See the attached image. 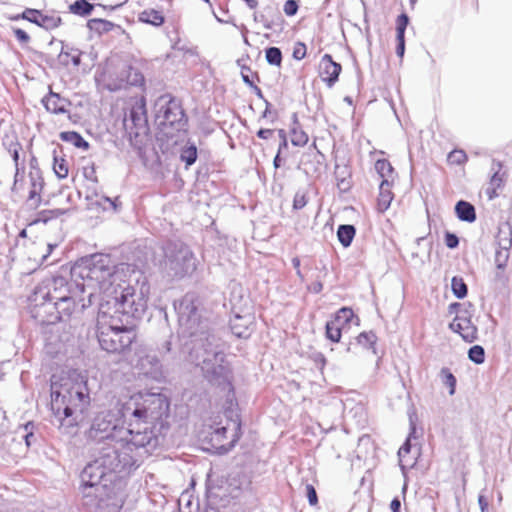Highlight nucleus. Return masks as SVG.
Segmentation results:
<instances>
[{"label": "nucleus", "instance_id": "27", "mask_svg": "<svg viewBox=\"0 0 512 512\" xmlns=\"http://www.w3.org/2000/svg\"><path fill=\"white\" fill-rule=\"evenodd\" d=\"M94 6L87 2L86 0H77L73 4L70 5V11L79 16H87L90 15Z\"/></svg>", "mask_w": 512, "mask_h": 512}, {"label": "nucleus", "instance_id": "53", "mask_svg": "<svg viewBox=\"0 0 512 512\" xmlns=\"http://www.w3.org/2000/svg\"><path fill=\"white\" fill-rule=\"evenodd\" d=\"M397 40V47H396V54L399 57H403L405 52V37L396 38Z\"/></svg>", "mask_w": 512, "mask_h": 512}, {"label": "nucleus", "instance_id": "60", "mask_svg": "<svg viewBox=\"0 0 512 512\" xmlns=\"http://www.w3.org/2000/svg\"><path fill=\"white\" fill-rule=\"evenodd\" d=\"M322 288H323V286L319 282V283L314 284L313 290H314L315 293H319L322 290Z\"/></svg>", "mask_w": 512, "mask_h": 512}, {"label": "nucleus", "instance_id": "30", "mask_svg": "<svg viewBox=\"0 0 512 512\" xmlns=\"http://www.w3.org/2000/svg\"><path fill=\"white\" fill-rule=\"evenodd\" d=\"M335 176L337 179V186L341 191H347L350 188V182L347 179L349 172L346 167H340L336 165Z\"/></svg>", "mask_w": 512, "mask_h": 512}, {"label": "nucleus", "instance_id": "25", "mask_svg": "<svg viewBox=\"0 0 512 512\" xmlns=\"http://www.w3.org/2000/svg\"><path fill=\"white\" fill-rule=\"evenodd\" d=\"M60 138L63 141L70 142L77 148L87 149L89 146L88 143L83 139V137L79 133L74 131L62 132L60 134Z\"/></svg>", "mask_w": 512, "mask_h": 512}, {"label": "nucleus", "instance_id": "21", "mask_svg": "<svg viewBox=\"0 0 512 512\" xmlns=\"http://www.w3.org/2000/svg\"><path fill=\"white\" fill-rule=\"evenodd\" d=\"M455 212L461 221L472 223L476 219L474 206L464 200L457 202L455 206Z\"/></svg>", "mask_w": 512, "mask_h": 512}, {"label": "nucleus", "instance_id": "51", "mask_svg": "<svg viewBox=\"0 0 512 512\" xmlns=\"http://www.w3.org/2000/svg\"><path fill=\"white\" fill-rule=\"evenodd\" d=\"M22 181V176L20 174V168L15 167V176H14V183L12 186L13 192H18L20 190L19 182Z\"/></svg>", "mask_w": 512, "mask_h": 512}, {"label": "nucleus", "instance_id": "62", "mask_svg": "<svg viewBox=\"0 0 512 512\" xmlns=\"http://www.w3.org/2000/svg\"><path fill=\"white\" fill-rule=\"evenodd\" d=\"M243 81L249 85L253 84L247 75H243Z\"/></svg>", "mask_w": 512, "mask_h": 512}, {"label": "nucleus", "instance_id": "17", "mask_svg": "<svg viewBox=\"0 0 512 512\" xmlns=\"http://www.w3.org/2000/svg\"><path fill=\"white\" fill-rule=\"evenodd\" d=\"M42 103L46 110L53 114H65L68 113L67 107L71 105V102L60 96V94L50 91L42 99Z\"/></svg>", "mask_w": 512, "mask_h": 512}, {"label": "nucleus", "instance_id": "41", "mask_svg": "<svg viewBox=\"0 0 512 512\" xmlns=\"http://www.w3.org/2000/svg\"><path fill=\"white\" fill-rule=\"evenodd\" d=\"M376 340H377V337L373 332H362L357 337L358 343L365 347L373 346L375 344Z\"/></svg>", "mask_w": 512, "mask_h": 512}, {"label": "nucleus", "instance_id": "2", "mask_svg": "<svg viewBox=\"0 0 512 512\" xmlns=\"http://www.w3.org/2000/svg\"><path fill=\"white\" fill-rule=\"evenodd\" d=\"M111 275L110 258L96 254L81 267V282H68L61 276L45 278L28 298L32 317L42 325L69 319L77 309L91 306L98 291L108 292Z\"/></svg>", "mask_w": 512, "mask_h": 512}, {"label": "nucleus", "instance_id": "6", "mask_svg": "<svg viewBox=\"0 0 512 512\" xmlns=\"http://www.w3.org/2000/svg\"><path fill=\"white\" fill-rule=\"evenodd\" d=\"M113 269V266L111 265ZM114 272L109 278L110 286L107 293L103 290L98 291V298L101 300L100 304H106L107 300L110 301L106 310L114 309V314L119 316L141 318L147 309V303L150 293V286L146 282H142L137 286H114Z\"/></svg>", "mask_w": 512, "mask_h": 512}, {"label": "nucleus", "instance_id": "18", "mask_svg": "<svg viewBox=\"0 0 512 512\" xmlns=\"http://www.w3.org/2000/svg\"><path fill=\"white\" fill-rule=\"evenodd\" d=\"M253 319L254 318L251 314L235 315L230 320L232 333L239 338H248L251 334Z\"/></svg>", "mask_w": 512, "mask_h": 512}, {"label": "nucleus", "instance_id": "59", "mask_svg": "<svg viewBox=\"0 0 512 512\" xmlns=\"http://www.w3.org/2000/svg\"><path fill=\"white\" fill-rule=\"evenodd\" d=\"M292 265L295 268V270L299 269L300 268V259L298 257H294L292 259Z\"/></svg>", "mask_w": 512, "mask_h": 512}, {"label": "nucleus", "instance_id": "14", "mask_svg": "<svg viewBox=\"0 0 512 512\" xmlns=\"http://www.w3.org/2000/svg\"><path fill=\"white\" fill-rule=\"evenodd\" d=\"M29 191L27 203L30 207L37 208L41 203V193L44 187V180L39 170L29 172Z\"/></svg>", "mask_w": 512, "mask_h": 512}, {"label": "nucleus", "instance_id": "54", "mask_svg": "<svg viewBox=\"0 0 512 512\" xmlns=\"http://www.w3.org/2000/svg\"><path fill=\"white\" fill-rule=\"evenodd\" d=\"M273 130L272 129H260L257 132V136L261 139H268L272 136Z\"/></svg>", "mask_w": 512, "mask_h": 512}, {"label": "nucleus", "instance_id": "64", "mask_svg": "<svg viewBox=\"0 0 512 512\" xmlns=\"http://www.w3.org/2000/svg\"><path fill=\"white\" fill-rule=\"evenodd\" d=\"M279 136H280V138L283 140V139H284V137H286V133H285V131H284V130H279Z\"/></svg>", "mask_w": 512, "mask_h": 512}, {"label": "nucleus", "instance_id": "48", "mask_svg": "<svg viewBox=\"0 0 512 512\" xmlns=\"http://www.w3.org/2000/svg\"><path fill=\"white\" fill-rule=\"evenodd\" d=\"M306 55V46L303 43H298L293 51V57L297 60H301Z\"/></svg>", "mask_w": 512, "mask_h": 512}, {"label": "nucleus", "instance_id": "3", "mask_svg": "<svg viewBox=\"0 0 512 512\" xmlns=\"http://www.w3.org/2000/svg\"><path fill=\"white\" fill-rule=\"evenodd\" d=\"M175 309L178 313L179 336L190 339L192 345L190 361L201 368L204 377L210 382L227 381L229 368L220 349V340L209 331L208 322L200 319L194 297L184 296L175 304Z\"/></svg>", "mask_w": 512, "mask_h": 512}, {"label": "nucleus", "instance_id": "39", "mask_svg": "<svg viewBox=\"0 0 512 512\" xmlns=\"http://www.w3.org/2000/svg\"><path fill=\"white\" fill-rule=\"evenodd\" d=\"M409 23V18L406 14H401L397 17L396 20V38L405 37V30Z\"/></svg>", "mask_w": 512, "mask_h": 512}, {"label": "nucleus", "instance_id": "24", "mask_svg": "<svg viewBox=\"0 0 512 512\" xmlns=\"http://www.w3.org/2000/svg\"><path fill=\"white\" fill-rule=\"evenodd\" d=\"M355 236V228L352 225H340L337 231V237L339 242L344 246L348 247L351 245L352 240Z\"/></svg>", "mask_w": 512, "mask_h": 512}, {"label": "nucleus", "instance_id": "4", "mask_svg": "<svg viewBox=\"0 0 512 512\" xmlns=\"http://www.w3.org/2000/svg\"><path fill=\"white\" fill-rule=\"evenodd\" d=\"M146 457L119 452V447H102L99 456L88 463L80 474L81 494L84 505L95 508H120L123 504V493L107 482H112L115 472H122L138 467Z\"/></svg>", "mask_w": 512, "mask_h": 512}, {"label": "nucleus", "instance_id": "42", "mask_svg": "<svg viewBox=\"0 0 512 512\" xmlns=\"http://www.w3.org/2000/svg\"><path fill=\"white\" fill-rule=\"evenodd\" d=\"M127 82L133 86H140L144 83V77L138 70L130 68Z\"/></svg>", "mask_w": 512, "mask_h": 512}, {"label": "nucleus", "instance_id": "61", "mask_svg": "<svg viewBox=\"0 0 512 512\" xmlns=\"http://www.w3.org/2000/svg\"><path fill=\"white\" fill-rule=\"evenodd\" d=\"M32 437H33V434H32V433L27 434V435L25 436V440H26V444H27V446H30V441H31V438H32Z\"/></svg>", "mask_w": 512, "mask_h": 512}, {"label": "nucleus", "instance_id": "23", "mask_svg": "<svg viewBox=\"0 0 512 512\" xmlns=\"http://www.w3.org/2000/svg\"><path fill=\"white\" fill-rule=\"evenodd\" d=\"M139 20L153 26H160L164 22V16L157 10L147 9L140 13Z\"/></svg>", "mask_w": 512, "mask_h": 512}, {"label": "nucleus", "instance_id": "49", "mask_svg": "<svg viewBox=\"0 0 512 512\" xmlns=\"http://www.w3.org/2000/svg\"><path fill=\"white\" fill-rule=\"evenodd\" d=\"M306 491H307V497H308V501H309L310 505H316L318 502V499H317V493H316L315 488L309 484L306 486Z\"/></svg>", "mask_w": 512, "mask_h": 512}, {"label": "nucleus", "instance_id": "7", "mask_svg": "<svg viewBox=\"0 0 512 512\" xmlns=\"http://www.w3.org/2000/svg\"><path fill=\"white\" fill-rule=\"evenodd\" d=\"M106 304H100L97 317L98 341L101 348L110 353H124L127 357L130 355L132 345L136 340V332L128 327V321L117 315H112L106 307Z\"/></svg>", "mask_w": 512, "mask_h": 512}, {"label": "nucleus", "instance_id": "11", "mask_svg": "<svg viewBox=\"0 0 512 512\" xmlns=\"http://www.w3.org/2000/svg\"><path fill=\"white\" fill-rule=\"evenodd\" d=\"M354 317L353 310L350 308H341L333 320L326 323V337L332 342H339L341 339V330L343 325L349 323Z\"/></svg>", "mask_w": 512, "mask_h": 512}, {"label": "nucleus", "instance_id": "20", "mask_svg": "<svg viewBox=\"0 0 512 512\" xmlns=\"http://www.w3.org/2000/svg\"><path fill=\"white\" fill-rule=\"evenodd\" d=\"M393 199V194L391 192V181L388 179L381 180L379 186V196H378V210L381 212L386 211Z\"/></svg>", "mask_w": 512, "mask_h": 512}, {"label": "nucleus", "instance_id": "43", "mask_svg": "<svg viewBox=\"0 0 512 512\" xmlns=\"http://www.w3.org/2000/svg\"><path fill=\"white\" fill-rule=\"evenodd\" d=\"M467 159V156L464 151L462 150H454L449 153L448 155V161L452 164L460 165L464 163Z\"/></svg>", "mask_w": 512, "mask_h": 512}, {"label": "nucleus", "instance_id": "8", "mask_svg": "<svg viewBox=\"0 0 512 512\" xmlns=\"http://www.w3.org/2000/svg\"><path fill=\"white\" fill-rule=\"evenodd\" d=\"M163 270L172 279H180L196 270V258L187 245H169L165 252Z\"/></svg>", "mask_w": 512, "mask_h": 512}, {"label": "nucleus", "instance_id": "26", "mask_svg": "<svg viewBox=\"0 0 512 512\" xmlns=\"http://www.w3.org/2000/svg\"><path fill=\"white\" fill-rule=\"evenodd\" d=\"M511 245V240L506 239L505 244L496 251L495 253V265L496 268H505L507 261L509 259V247Z\"/></svg>", "mask_w": 512, "mask_h": 512}, {"label": "nucleus", "instance_id": "40", "mask_svg": "<svg viewBox=\"0 0 512 512\" xmlns=\"http://www.w3.org/2000/svg\"><path fill=\"white\" fill-rule=\"evenodd\" d=\"M493 281L498 288H503L507 285L508 276L505 272V268H496Z\"/></svg>", "mask_w": 512, "mask_h": 512}, {"label": "nucleus", "instance_id": "46", "mask_svg": "<svg viewBox=\"0 0 512 512\" xmlns=\"http://www.w3.org/2000/svg\"><path fill=\"white\" fill-rule=\"evenodd\" d=\"M306 196L303 193H296L293 199V207L296 210L302 209L306 205Z\"/></svg>", "mask_w": 512, "mask_h": 512}, {"label": "nucleus", "instance_id": "31", "mask_svg": "<svg viewBox=\"0 0 512 512\" xmlns=\"http://www.w3.org/2000/svg\"><path fill=\"white\" fill-rule=\"evenodd\" d=\"M451 288L453 294L459 298L463 299L467 295V285L461 277L454 276L451 280Z\"/></svg>", "mask_w": 512, "mask_h": 512}, {"label": "nucleus", "instance_id": "15", "mask_svg": "<svg viewBox=\"0 0 512 512\" xmlns=\"http://www.w3.org/2000/svg\"><path fill=\"white\" fill-rule=\"evenodd\" d=\"M450 329L458 333L466 342H473L477 338V328L467 317L456 316L449 325Z\"/></svg>", "mask_w": 512, "mask_h": 512}, {"label": "nucleus", "instance_id": "52", "mask_svg": "<svg viewBox=\"0 0 512 512\" xmlns=\"http://www.w3.org/2000/svg\"><path fill=\"white\" fill-rule=\"evenodd\" d=\"M14 35L20 42L26 43L30 40L29 35L22 29H15Z\"/></svg>", "mask_w": 512, "mask_h": 512}, {"label": "nucleus", "instance_id": "55", "mask_svg": "<svg viewBox=\"0 0 512 512\" xmlns=\"http://www.w3.org/2000/svg\"><path fill=\"white\" fill-rule=\"evenodd\" d=\"M401 502L398 498H394L391 501L390 508L392 512H400Z\"/></svg>", "mask_w": 512, "mask_h": 512}, {"label": "nucleus", "instance_id": "29", "mask_svg": "<svg viewBox=\"0 0 512 512\" xmlns=\"http://www.w3.org/2000/svg\"><path fill=\"white\" fill-rule=\"evenodd\" d=\"M375 170L379 174L380 178L392 179L393 167L391 163L386 159H379L375 163Z\"/></svg>", "mask_w": 512, "mask_h": 512}, {"label": "nucleus", "instance_id": "13", "mask_svg": "<svg viewBox=\"0 0 512 512\" xmlns=\"http://www.w3.org/2000/svg\"><path fill=\"white\" fill-rule=\"evenodd\" d=\"M18 18L27 20L46 30L57 28L61 22V19L59 17L44 15L39 10L30 8L24 10L20 16L16 17V19Z\"/></svg>", "mask_w": 512, "mask_h": 512}, {"label": "nucleus", "instance_id": "47", "mask_svg": "<svg viewBox=\"0 0 512 512\" xmlns=\"http://www.w3.org/2000/svg\"><path fill=\"white\" fill-rule=\"evenodd\" d=\"M20 149H21V147L18 143L11 144L10 148H9V152L11 153L15 167H19V151H20Z\"/></svg>", "mask_w": 512, "mask_h": 512}, {"label": "nucleus", "instance_id": "19", "mask_svg": "<svg viewBox=\"0 0 512 512\" xmlns=\"http://www.w3.org/2000/svg\"><path fill=\"white\" fill-rule=\"evenodd\" d=\"M501 168L502 165L500 162L495 160L492 161L491 171L493 172V174L486 188V194L490 200L498 196L497 190L503 186L504 175L500 173Z\"/></svg>", "mask_w": 512, "mask_h": 512}, {"label": "nucleus", "instance_id": "5", "mask_svg": "<svg viewBox=\"0 0 512 512\" xmlns=\"http://www.w3.org/2000/svg\"><path fill=\"white\" fill-rule=\"evenodd\" d=\"M90 404L87 380L80 374L51 381V410L62 433L73 434Z\"/></svg>", "mask_w": 512, "mask_h": 512}, {"label": "nucleus", "instance_id": "37", "mask_svg": "<svg viewBox=\"0 0 512 512\" xmlns=\"http://www.w3.org/2000/svg\"><path fill=\"white\" fill-rule=\"evenodd\" d=\"M88 26L91 30H96L98 32L109 31L113 24L109 21L102 19H92L88 22Z\"/></svg>", "mask_w": 512, "mask_h": 512}, {"label": "nucleus", "instance_id": "9", "mask_svg": "<svg viewBox=\"0 0 512 512\" xmlns=\"http://www.w3.org/2000/svg\"><path fill=\"white\" fill-rule=\"evenodd\" d=\"M132 369L139 375L160 381L164 378L163 368L157 356L143 345H136L133 354L127 357Z\"/></svg>", "mask_w": 512, "mask_h": 512}, {"label": "nucleus", "instance_id": "16", "mask_svg": "<svg viewBox=\"0 0 512 512\" xmlns=\"http://www.w3.org/2000/svg\"><path fill=\"white\" fill-rule=\"evenodd\" d=\"M320 76L329 87L333 86L338 80L341 72V65L332 60L329 54H325L320 61Z\"/></svg>", "mask_w": 512, "mask_h": 512}, {"label": "nucleus", "instance_id": "38", "mask_svg": "<svg viewBox=\"0 0 512 512\" xmlns=\"http://www.w3.org/2000/svg\"><path fill=\"white\" fill-rule=\"evenodd\" d=\"M54 172L57 175L58 178L64 179L68 176V165L64 159H57L55 158L54 161Z\"/></svg>", "mask_w": 512, "mask_h": 512}, {"label": "nucleus", "instance_id": "57", "mask_svg": "<svg viewBox=\"0 0 512 512\" xmlns=\"http://www.w3.org/2000/svg\"><path fill=\"white\" fill-rule=\"evenodd\" d=\"M246 5L251 8V9H255L258 5V1L257 0H243Z\"/></svg>", "mask_w": 512, "mask_h": 512}, {"label": "nucleus", "instance_id": "35", "mask_svg": "<svg viewBox=\"0 0 512 512\" xmlns=\"http://www.w3.org/2000/svg\"><path fill=\"white\" fill-rule=\"evenodd\" d=\"M468 357L476 364H482L485 361V351L480 345L471 347L468 351Z\"/></svg>", "mask_w": 512, "mask_h": 512}, {"label": "nucleus", "instance_id": "12", "mask_svg": "<svg viewBox=\"0 0 512 512\" xmlns=\"http://www.w3.org/2000/svg\"><path fill=\"white\" fill-rule=\"evenodd\" d=\"M240 422L234 420L229 422L226 426L217 427L211 434V440L216 444L224 447V441L230 439L229 448L234 446V443L239 439Z\"/></svg>", "mask_w": 512, "mask_h": 512}, {"label": "nucleus", "instance_id": "32", "mask_svg": "<svg viewBox=\"0 0 512 512\" xmlns=\"http://www.w3.org/2000/svg\"><path fill=\"white\" fill-rule=\"evenodd\" d=\"M442 383L449 388V394L454 395L456 389V378L448 368H442L440 371Z\"/></svg>", "mask_w": 512, "mask_h": 512}, {"label": "nucleus", "instance_id": "50", "mask_svg": "<svg viewBox=\"0 0 512 512\" xmlns=\"http://www.w3.org/2000/svg\"><path fill=\"white\" fill-rule=\"evenodd\" d=\"M445 243L449 248H456L459 244V240L456 235L447 233L445 237Z\"/></svg>", "mask_w": 512, "mask_h": 512}, {"label": "nucleus", "instance_id": "1", "mask_svg": "<svg viewBox=\"0 0 512 512\" xmlns=\"http://www.w3.org/2000/svg\"><path fill=\"white\" fill-rule=\"evenodd\" d=\"M117 414L103 411L95 416L87 432L93 441H108L104 447H119L137 456L148 457L159 445L155 433L168 416L169 402L162 394L138 393L118 403Z\"/></svg>", "mask_w": 512, "mask_h": 512}, {"label": "nucleus", "instance_id": "10", "mask_svg": "<svg viewBox=\"0 0 512 512\" xmlns=\"http://www.w3.org/2000/svg\"><path fill=\"white\" fill-rule=\"evenodd\" d=\"M156 106L158 107L156 119L164 130L169 128L175 131L185 130L187 118L177 100L161 97L157 101Z\"/></svg>", "mask_w": 512, "mask_h": 512}, {"label": "nucleus", "instance_id": "45", "mask_svg": "<svg viewBox=\"0 0 512 512\" xmlns=\"http://www.w3.org/2000/svg\"><path fill=\"white\" fill-rule=\"evenodd\" d=\"M283 9L286 15L293 16L297 13L298 4L295 0H287Z\"/></svg>", "mask_w": 512, "mask_h": 512}, {"label": "nucleus", "instance_id": "58", "mask_svg": "<svg viewBox=\"0 0 512 512\" xmlns=\"http://www.w3.org/2000/svg\"><path fill=\"white\" fill-rule=\"evenodd\" d=\"M280 163H281V159H280V150H279L278 154L275 156L274 161H273L274 167L279 168L281 165Z\"/></svg>", "mask_w": 512, "mask_h": 512}, {"label": "nucleus", "instance_id": "33", "mask_svg": "<svg viewBox=\"0 0 512 512\" xmlns=\"http://www.w3.org/2000/svg\"><path fill=\"white\" fill-rule=\"evenodd\" d=\"M65 210L62 209H51V210H42L37 214V218L34 220V223L43 222L46 223L51 219L58 218L63 215Z\"/></svg>", "mask_w": 512, "mask_h": 512}, {"label": "nucleus", "instance_id": "36", "mask_svg": "<svg viewBox=\"0 0 512 512\" xmlns=\"http://www.w3.org/2000/svg\"><path fill=\"white\" fill-rule=\"evenodd\" d=\"M60 59L64 64H69L71 62L74 66H78L80 64V53L78 50H71V52L63 51L60 53Z\"/></svg>", "mask_w": 512, "mask_h": 512}, {"label": "nucleus", "instance_id": "63", "mask_svg": "<svg viewBox=\"0 0 512 512\" xmlns=\"http://www.w3.org/2000/svg\"><path fill=\"white\" fill-rule=\"evenodd\" d=\"M170 345H171L170 342H168V341L165 342V344H164L165 352H169L171 350Z\"/></svg>", "mask_w": 512, "mask_h": 512}, {"label": "nucleus", "instance_id": "34", "mask_svg": "<svg viewBox=\"0 0 512 512\" xmlns=\"http://www.w3.org/2000/svg\"><path fill=\"white\" fill-rule=\"evenodd\" d=\"M265 57L270 65L280 66L282 62V52L277 47L266 49Z\"/></svg>", "mask_w": 512, "mask_h": 512}, {"label": "nucleus", "instance_id": "56", "mask_svg": "<svg viewBox=\"0 0 512 512\" xmlns=\"http://www.w3.org/2000/svg\"><path fill=\"white\" fill-rule=\"evenodd\" d=\"M478 503L481 508V511L484 512V510L487 509V507H488V502L483 495H480L478 497Z\"/></svg>", "mask_w": 512, "mask_h": 512}, {"label": "nucleus", "instance_id": "22", "mask_svg": "<svg viewBox=\"0 0 512 512\" xmlns=\"http://www.w3.org/2000/svg\"><path fill=\"white\" fill-rule=\"evenodd\" d=\"M293 128L291 129V143L294 146H305L308 142V135L305 131L298 127L297 115H293Z\"/></svg>", "mask_w": 512, "mask_h": 512}, {"label": "nucleus", "instance_id": "44", "mask_svg": "<svg viewBox=\"0 0 512 512\" xmlns=\"http://www.w3.org/2000/svg\"><path fill=\"white\" fill-rule=\"evenodd\" d=\"M415 433V427H412V432L410 433L409 437L407 438L406 442L400 447L398 451L399 461L400 463L403 462L404 457L410 452L411 449V438L413 434Z\"/></svg>", "mask_w": 512, "mask_h": 512}, {"label": "nucleus", "instance_id": "28", "mask_svg": "<svg viewBox=\"0 0 512 512\" xmlns=\"http://www.w3.org/2000/svg\"><path fill=\"white\" fill-rule=\"evenodd\" d=\"M181 161L186 163V166H191L197 159V147L194 144H188L181 149Z\"/></svg>", "mask_w": 512, "mask_h": 512}]
</instances>
